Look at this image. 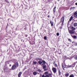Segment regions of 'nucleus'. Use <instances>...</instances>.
I'll return each mask as SVG.
<instances>
[{
	"label": "nucleus",
	"instance_id": "1",
	"mask_svg": "<svg viewBox=\"0 0 77 77\" xmlns=\"http://www.w3.org/2000/svg\"><path fill=\"white\" fill-rule=\"evenodd\" d=\"M18 63H15V64H14L12 66L11 69L12 70H14V69H15L17 68H18Z\"/></svg>",
	"mask_w": 77,
	"mask_h": 77
},
{
	"label": "nucleus",
	"instance_id": "2",
	"mask_svg": "<svg viewBox=\"0 0 77 77\" xmlns=\"http://www.w3.org/2000/svg\"><path fill=\"white\" fill-rule=\"evenodd\" d=\"M65 20V17H62L60 20V22L61 23L62 25H63V23H64V20Z\"/></svg>",
	"mask_w": 77,
	"mask_h": 77
},
{
	"label": "nucleus",
	"instance_id": "3",
	"mask_svg": "<svg viewBox=\"0 0 77 77\" xmlns=\"http://www.w3.org/2000/svg\"><path fill=\"white\" fill-rule=\"evenodd\" d=\"M52 70L54 72V74H56V72H57V70H56V68L54 67H53L52 69Z\"/></svg>",
	"mask_w": 77,
	"mask_h": 77
},
{
	"label": "nucleus",
	"instance_id": "4",
	"mask_svg": "<svg viewBox=\"0 0 77 77\" xmlns=\"http://www.w3.org/2000/svg\"><path fill=\"white\" fill-rule=\"evenodd\" d=\"M42 62L43 63H44L45 64L46 63V62L44 60H42V61H39V64H40L41 65L42 64Z\"/></svg>",
	"mask_w": 77,
	"mask_h": 77
},
{
	"label": "nucleus",
	"instance_id": "5",
	"mask_svg": "<svg viewBox=\"0 0 77 77\" xmlns=\"http://www.w3.org/2000/svg\"><path fill=\"white\" fill-rule=\"evenodd\" d=\"M42 66L43 69H45V68H46L47 66L45 65V63H42Z\"/></svg>",
	"mask_w": 77,
	"mask_h": 77
},
{
	"label": "nucleus",
	"instance_id": "6",
	"mask_svg": "<svg viewBox=\"0 0 77 77\" xmlns=\"http://www.w3.org/2000/svg\"><path fill=\"white\" fill-rule=\"evenodd\" d=\"M69 33L70 34H71V35H72V34H74V31L72 30H70L69 31Z\"/></svg>",
	"mask_w": 77,
	"mask_h": 77
},
{
	"label": "nucleus",
	"instance_id": "7",
	"mask_svg": "<svg viewBox=\"0 0 77 77\" xmlns=\"http://www.w3.org/2000/svg\"><path fill=\"white\" fill-rule=\"evenodd\" d=\"M50 24H51V26H53V22L51 20L50 21Z\"/></svg>",
	"mask_w": 77,
	"mask_h": 77
},
{
	"label": "nucleus",
	"instance_id": "8",
	"mask_svg": "<svg viewBox=\"0 0 77 77\" xmlns=\"http://www.w3.org/2000/svg\"><path fill=\"white\" fill-rule=\"evenodd\" d=\"M71 36L73 38V39H76L77 38V36L76 35H71Z\"/></svg>",
	"mask_w": 77,
	"mask_h": 77
},
{
	"label": "nucleus",
	"instance_id": "9",
	"mask_svg": "<svg viewBox=\"0 0 77 77\" xmlns=\"http://www.w3.org/2000/svg\"><path fill=\"white\" fill-rule=\"evenodd\" d=\"M56 6H55L53 9L54 13H55L56 12Z\"/></svg>",
	"mask_w": 77,
	"mask_h": 77
},
{
	"label": "nucleus",
	"instance_id": "10",
	"mask_svg": "<svg viewBox=\"0 0 77 77\" xmlns=\"http://www.w3.org/2000/svg\"><path fill=\"white\" fill-rule=\"evenodd\" d=\"M22 74V72H20L18 75V77H20V76H21V75Z\"/></svg>",
	"mask_w": 77,
	"mask_h": 77
},
{
	"label": "nucleus",
	"instance_id": "11",
	"mask_svg": "<svg viewBox=\"0 0 77 77\" xmlns=\"http://www.w3.org/2000/svg\"><path fill=\"white\" fill-rule=\"evenodd\" d=\"M58 69H59L58 73H59V75H61L62 73H61V72H60V70H59V68Z\"/></svg>",
	"mask_w": 77,
	"mask_h": 77
},
{
	"label": "nucleus",
	"instance_id": "12",
	"mask_svg": "<svg viewBox=\"0 0 77 77\" xmlns=\"http://www.w3.org/2000/svg\"><path fill=\"white\" fill-rule=\"evenodd\" d=\"M74 27H76L77 26V23H75L73 24Z\"/></svg>",
	"mask_w": 77,
	"mask_h": 77
},
{
	"label": "nucleus",
	"instance_id": "13",
	"mask_svg": "<svg viewBox=\"0 0 77 77\" xmlns=\"http://www.w3.org/2000/svg\"><path fill=\"white\" fill-rule=\"evenodd\" d=\"M72 30L73 31V30H75V28L73 27H72Z\"/></svg>",
	"mask_w": 77,
	"mask_h": 77
},
{
	"label": "nucleus",
	"instance_id": "14",
	"mask_svg": "<svg viewBox=\"0 0 77 77\" xmlns=\"http://www.w3.org/2000/svg\"><path fill=\"white\" fill-rule=\"evenodd\" d=\"M73 18V17H72V16L70 19H69V21H71L72 20V19Z\"/></svg>",
	"mask_w": 77,
	"mask_h": 77
},
{
	"label": "nucleus",
	"instance_id": "15",
	"mask_svg": "<svg viewBox=\"0 0 77 77\" xmlns=\"http://www.w3.org/2000/svg\"><path fill=\"white\" fill-rule=\"evenodd\" d=\"M61 26H60L59 28V29H62V27H63V25H62V24H61Z\"/></svg>",
	"mask_w": 77,
	"mask_h": 77
},
{
	"label": "nucleus",
	"instance_id": "16",
	"mask_svg": "<svg viewBox=\"0 0 77 77\" xmlns=\"http://www.w3.org/2000/svg\"><path fill=\"white\" fill-rule=\"evenodd\" d=\"M69 75V73H66L65 75L66 77H68Z\"/></svg>",
	"mask_w": 77,
	"mask_h": 77
},
{
	"label": "nucleus",
	"instance_id": "17",
	"mask_svg": "<svg viewBox=\"0 0 77 77\" xmlns=\"http://www.w3.org/2000/svg\"><path fill=\"white\" fill-rule=\"evenodd\" d=\"M77 11H76V12H75L74 14H73L74 15V16L75 15H77Z\"/></svg>",
	"mask_w": 77,
	"mask_h": 77
},
{
	"label": "nucleus",
	"instance_id": "18",
	"mask_svg": "<svg viewBox=\"0 0 77 77\" xmlns=\"http://www.w3.org/2000/svg\"><path fill=\"white\" fill-rule=\"evenodd\" d=\"M33 74L34 75H35L37 74V72H33Z\"/></svg>",
	"mask_w": 77,
	"mask_h": 77
},
{
	"label": "nucleus",
	"instance_id": "19",
	"mask_svg": "<svg viewBox=\"0 0 77 77\" xmlns=\"http://www.w3.org/2000/svg\"><path fill=\"white\" fill-rule=\"evenodd\" d=\"M44 39H45V40H47V36H45L44 37Z\"/></svg>",
	"mask_w": 77,
	"mask_h": 77
},
{
	"label": "nucleus",
	"instance_id": "20",
	"mask_svg": "<svg viewBox=\"0 0 77 77\" xmlns=\"http://www.w3.org/2000/svg\"><path fill=\"white\" fill-rule=\"evenodd\" d=\"M4 0L5 1L6 3H9V1H8V0Z\"/></svg>",
	"mask_w": 77,
	"mask_h": 77
},
{
	"label": "nucleus",
	"instance_id": "21",
	"mask_svg": "<svg viewBox=\"0 0 77 77\" xmlns=\"http://www.w3.org/2000/svg\"><path fill=\"white\" fill-rule=\"evenodd\" d=\"M69 77H74V76L73 74H71L70 76Z\"/></svg>",
	"mask_w": 77,
	"mask_h": 77
},
{
	"label": "nucleus",
	"instance_id": "22",
	"mask_svg": "<svg viewBox=\"0 0 77 77\" xmlns=\"http://www.w3.org/2000/svg\"><path fill=\"white\" fill-rule=\"evenodd\" d=\"M62 67L63 68V69H64V68H65V67H64V66H63V64L62 63Z\"/></svg>",
	"mask_w": 77,
	"mask_h": 77
},
{
	"label": "nucleus",
	"instance_id": "23",
	"mask_svg": "<svg viewBox=\"0 0 77 77\" xmlns=\"http://www.w3.org/2000/svg\"><path fill=\"white\" fill-rule=\"evenodd\" d=\"M48 71L46 72H45V75H47V74H48Z\"/></svg>",
	"mask_w": 77,
	"mask_h": 77
},
{
	"label": "nucleus",
	"instance_id": "24",
	"mask_svg": "<svg viewBox=\"0 0 77 77\" xmlns=\"http://www.w3.org/2000/svg\"><path fill=\"white\" fill-rule=\"evenodd\" d=\"M28 8V6L26 5L25 9H27Z\"/></svg>",
	"mask_w": 77,
	"mask_h": 77
},
{
	"label": "nucleus",
	"instance_id": "25",
	"mask_svg": "<svg viewBox=\"0 0 77 77\" xmlns=\"http://www.w3.org/2000/svg\"><path fill=\"white\" fill-rule=\"evenodd\" d=\"M54 66H55V67H57V64H55L54 65Z\"/></svg>",
	"mask_w": 77,
	"mask_h": 77
},
{
	"label": "nucleus",
	"instance_id": "26",
	"mask_svg": "<svg viewBox=\"0 0 77 77\" xmlns=\"http://www.w3.org/2000/svg\"><path fill=\"white\" fill-rule=\"evenodd\" d=\"M75 62L72 65H74L73 66V67H74V66H75Z\"/></svg>",
	"mask_w": 77,
	"mask_h": 77
},
{
	"label": "nucleus",
	"instance_id": "27",
	"mask_svg": "<svg viewBox=\"0 0 77 77\" xmlns=\"http://www.w3.org/2000/svg\"><path fill=\"white\" fill-rule=\"evenodd\" d=\"M57 35L58 36L59 35V32H57Z\"/></svg>",
	"mask_w": 77,
	"mask_h": 77
},
{
	"label": "nucleus",
	"instance_id": "28",
	"mask_svg": "<svg viewBox=\"0 0 77 77\" xmlns=\"http://www.w3.org/2000/svg\"><path fill=\"white\" fill-rule=\"evenodd\" d=\"M75 9V7H71L70 8V9Z\"/></svg>",
	"mask_w": 77,
	"mask_h": 77
},
{
	"label": "nucleus",
	"instance_id": "29",
	"mask_svg": "<svg viewBox=\"0 0 77 77\" xmlns=\"http://www.w3.org/2000/svg\"><path fill=\"white\" fill-rule=\"evenodd\" d=\"M44 69L45 71H47V70H48V69Z\"/></svg>",
	"mask_w": 77,
	"mask_h": 77
},
{
	"label": "nucleus",
	"instance_id": "30",
	"mask_svg": "<svg viewBox=\"0 0 77 77\" xmlns=\"http://www.w3.org/2000/svg\"><path fill=\"white\" fill-rule=\"evenodd\" d=\"M36 63H37V62H33V64H36Z\"/></svg>",
	"mask_w": 77,
	"mask_h": 77
},
{
	"label": "nucleus",
	"instance_id": "31",
	"mask_svg": "<svg viewBox=\"0 0 77 77\" xmlns=\"http://www.w3.org/2000/svg\"><path fill=\"white\" fill-rule=\"evenodd\" d=\"M53 63L54 65H55V64H56V62H55V61H54L53 62Z\"/></svg>",
	"mask_w": 77,
	"mask_h": 77
},
{
	"label": "nucleus",
	"instance_id": "32",
	"mask_svg": "<svg viewBox=\"0 0 77 77\" xmlns=\"http://www.w3.org/2000/svg\"><path fill=\"white\" fill-rule=\"evenodd\" d=\"M48 75H49V76H51V74L49 73V74H48Z\"/></svg>",
	"mask_w": 77,
	"mask_h": 77
},
{
	"label": "nucleus",
	"instance_id": "33",
	"mask_svg": "<svg viewBox=\"0 0 77 77\" xmlns=\"http://www.w3.org/2000/svg\"><path fill=\"white\" fill-rule=\"evenodd\" d=\"M74 59H75V60H77V57H74Z\"/></svg>",
	"mask_w": 77,
	"mask_h": 77
},
{
	"label": "nucleus",
	"instance_id": "34",
	"mask_svg": "<svg viewBox=\"0 0 77 77\" xmlns=\"http://www.w3.org/2000/svg\"><path fill=\"white\" fill-rule=\"evenodd\" d=\"M68 41H69L70 42H71V40L69 38L68 39Z\"/></svg>",
	"mask_w": 77,
	"mask_h": 77
},
{
	"label": "nucleus",
	"instance_id": "35",
	"mask_svg": "<svg viewBox=\"0 0 77 77\" xmlns=\"http://www.w3.org/2000/svg\"><path fill=\"white\" fill-rule=\"evenodd\" d=\"M67 66L68 68H69V67H71V66Z\"/></svg>",
	"mask_w": 77,
	"mask_h": 77
},
{
	"label": "nucleus",
	"instance_id": "36",
	"mask_svg": "<svg viewBox=\"0 0 77 77\" xmlns=\"http://www.w3.org/2000/svg\"><path fill=\"white\" fill-rule=\"evenodd\" d=\"M45 77H49V75H46L45 76Z\"/></svg>",
	"mask_w": 77,
	"mask_h": 77
},
{
	"label": "nucleus",
	"instance_id": "37",
	"mask_svg": "<svg viewBox=\"0 0 77 77\" xmlns=\"http://www.w3.org/2000/svg\"><path fill=\"white\" fill-rule=\"evenodd\" d=\"M28 36V35H25V36L26 37V38H27Z\"/></svg>",
	"mask_w": 77,
	"mask_h": 77
},
{
	"label": "nucleus",
	"instance_id": "38",
	"mask_svg": "<svg viewBox=\"0 0 77 77\" xmlns=\"http://www.w3.org/2000/svg\"><path fill=\"white\" fill-rule=\"evenodd\" d=\"M74 17H75V18H77V14H76V15H75V16H74Z\"/></svg>",
	"mask_w": 77,
	"mask_h": 77
},
{
	"label": "nucleus",
	"instance_id": "39",
	"mask_svg": "<svg viewBox=\"0 0 77 77\" xmlns=\"http://www.w3.org/2000/svg\"><path fill=\"white\" fill-rule=\"evenodd\" d=\"M42 77H45V75H43L42 76Z\"/></svg>",
	"mask_w": 77,
	"mask_h": 77
},
{
	"label": "nucleus",
	"instance_id": "40",
	"mask_svg": "<svg viewBox=\"0 0 77 77\" xmlns=\"http://www.w3.org/2000/svg\"><path fill=\"white\" fill-rule=\"evenodd\" d=\"M24 30H27V28H24Z\"/></svg>",
	"mask_w": 77,
	"mask_h": 77
},
{
	"label": "nucleus",
	"instance_id": "41",
	"mask_svg": "<svg viewBox=\"0 0 77 77\" xmlns=\"http://www.w3.org/2000/svg\"><path fill=\"white\" fill-rule=\"evenodd\" d=\"M48 18H49L50 17V15H48Z\"/></svg>",
	"mask_w": 77,
	"mask_h": 77
},
{
	"label": "nucleus",
	"instance_id": "42",
	"mask_svg": "<svg viewBox=\"0 0 77 77\" xmlns=\"http://www.w3.org/2000/svg\"><path fill=\"white\" fill-rule=\"evenodd\" d=\"M75 46H77V43L75 44Z\"/></svg>",
	"mask_w": 77,
	"mask_h": 77
},
{
	"label": "nucleus",
	"instance_id": "43",
	"mask_svg": "<svg viewBox=\"0 0 77 77\" xmlns=\"http://www.w3.org/2000/svg\"><path fill=\"white\" fill-rule=\"evenodd\" d=\"M75 5H76V6H77V3H75Z\"/></svg>",
	"mask_w": 77,
	"mask_h": 77
},
{
	"label": "nucleus",
	"instance_id": "44",
	"mask_svg": "<svg viewBox=\"0 0 77 77\" xmlns=\"http://www.w3.org/2000/svg\"><path fill=\"white\" fill-rule=\"evenodd\" d=\"M39 72H41V70H40V69L39 70Z\"/></svg>",
	"mask_w": 77,
	"mask_h": 77
},
{
	"label": "nucleus",
	"instance_id": "45",
	"mask_svg": "<svg viewBox=\"0 0 77 77\" xmlns=\"http://www.w3.org/2000/svg\"><path fill=\"white\" fill-rule=\"evenodd\" d=\"M39 60H42V59H39Z\"/></svg>",
	"mask_w": 77,
	"mask_h": 77
},
{
	"label": "nucleus",
	"instance_id": "46",
	"mask_svg": "<svg viewBox=\"0 0 77 77\" xmlns=\"http://www.w3.org/2000/svg\"><path fill=\"white\" fill-rule=\"evenodd\" d=\"M40 76L41 77V76H42V74H40Z\"/></svg>",
	"mask_w": 77,
	"mask_h": 77
},
{
	"label": "nucleus",
	"instance_id": "47",
	"mask_svg": "<svg viewBox=\"0 0 77 77\" xmlns=\"http://www.w3.org/2000/svg\"><path fill=\"white\" fill-rule=\"evenodd\" d=\"M11 66V64H10V66Z\"/></svg>",
	"mask_w": 77,
	"mask_h": 77
},
{
	"label": "nucleus",
	"instance_id": "48",
	"mask_svg": "<svg viewBox=\"0 0 77 77\" xmlns=\"http://www.w3.org/2000/svg\"><path fill=\"white\" fill-rule=\"evenodd\" d=\"M38 71H39V69H38Z\"/></svg>",
	"mask_w": 77,
	"mask_h": 77
},
{
	"label": "nucleus",
	"instance_id": "49",
	"mask_svg": "<svg viewBox=\"0 0 77 77\" xmlns=\"http://www.w3.org/2000/svg\"><path fill=\"white\" fill-rule=\"evenodd\" d=\"M38 60H39V59H38Z\"/></svg>",
	"mask_w": 77,
	"mask_h": 77
},
{
	"label": "nucleus",
	"instance_id": "50",
	"mask_svg": "<svg viewBox=\"0 0 77 77\" xmlns=\"http://www.w3.org/2000/svg\"><path fill=\"white\" fill-rule=\"evenodd\" d=\"M76 12H77V11H76Z\"/></svg>",
	"mask_w": 77,
	"mask_h": 77
}]
</instances>
